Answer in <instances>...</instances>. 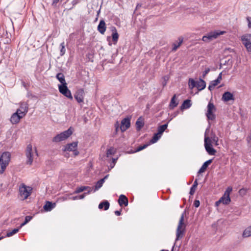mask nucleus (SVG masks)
<instances>
[{"mask_svg": "<svg viewBox=\"0 0 251 251\" xmlns=\"http://www.w3.org/2000/svg\"><path fill=\"white\" fill-rule=\"evenodd\" d=\"M11 155L9 152H4L0 157V173L2 174L10 160Z\"/></svg>", "mask_w": 251, "mask_h": 251, "instance_id": "1", "label": "nucleus"}, {"mask_svg": "<svg viewBox=\"0 0 251 251\" xmlns=\"http://www.w3.org/2000/svg\"><path fill=\"white\" fill-rule=\"evenodd\" d=\"M184 213H183L181 215L177 227L176 241L182 238L184 233L186 226L184 223Z\"/></svg>", "mask_w": 251, "mask_h": 251, "instance_id": "2", "label": "nucleus"}, {"mask_svg": "<svg viewBox=\"0 0 251 251\" xmlns=\"http://www.w3.org/2000/svg\"><path fill=\"white\" fill-rule=\"evenodd\" d=\"M73 133V130L71 127H70L67 130H65L60 134L56 135L52 139L53 142H60L66 140Z\"/></svg>", "mask_w": 251, "mask_h": 251, "instance_id": "3", "label": "nucleus"}, {"mask_svg": "<svg viewBox=\"0 0 251 251\" xmlns=\"http://www.w3.org/2000/svg\"><path fill=\"white\" fill-rule=\"evenodd\" d=\"M32 190V188L31 187L22 184L19 187L20 195L22 199H26L30 195Z\"/></svg>", "mask_w": 251, "mask_h": 251, "instance_id": "4", "label": "nucleus"}, {"mask_svg": "<svg viewBox=\"0 0 251 251\" xmlns=\"http://www.w3.org/2000/svg\"><path fill=\"white\" fill-rule=\"evenodd\" d=\"M232 191L231 187H228L224 193V195L222 197L219 201H217L215 203V205L218 206L220 203H223L224 204H228L230 201V198L229 195Z\"/></svg>", "mask_w": 251, "mask_h": 251, "instance_id": "5", "label": "nucleus"}, {"mask_svg": "<svg viewBox=\"0 0 251 251\" xmlns=\"http://www.w3.org/2000/svg\"><path fill=\"white\" fill-rule=\"evenodd\" d=\"M225 32V31H212L206 35L203 36L202 38V40L204 42H209L212 40L216 39L218 36L223 35Z\"/></svg>", "mask_w": 251, "mask_h": 251, "instance_id": "6", "label": "nucleus"}, {"mask_svg": "<svg viewBox=\"0 0 251 251\" xmlns=\"http://www.w3.org/2000/svg\"><path fill=\"white\" fill-rule=\"evenodd\" d=\"M27 111H16L10 118V121L12 124L18 123L21 119L23 118L26 114Z\"/></svg>", "mask_w": 251, "mask_h": 251, "instance_id": "7", "label": "nucleus"}, {"mask_svg": "<svg viewBox=\"0 0 251 251\" xmlns=\"http://www.w3.org/2000/svg\"><path fill=\"white\" fill-rule=\"evenodd\" d=\"M242 44L248 52H251V33H247L241 37Z\"/></svg>", "mask_w": 251, "mask_h": 251, "instance_id": "8", "label": "nucleus"}, {"mask_svg": "<svg viewBox=\"0 0 251 251\" xmlns=\"http://www.w3.org/2000/svg\"><path fill=\"white\" fill-rule=\"evenodd\" d=\"M204 147L209 154L212 155L215 154L216 151L212 147L211 140L209 137H206L205 134L204 137Z\"/></svg>", "mask_w": 251, "mask_h": 251, "instance_id": "9", "label": "nucleus"}, {"mask_svg": "<svg viewBox=\"0 0 251 251\" xmlns=\"http://www.w3.org/2000/svg\"><path fill=\"white\" fill-rule=\"evenodd\" d=\"M25 154L27 158L26 163L31 165L32 163L33 159V152L32 147L31 144L27 145L26 149Z\"/></svg>", "mask_w": 251, "mask_h": 251, "instance_id": "10", "label": "nucleus"}, {"mask_svg": "<svg viewBox=\"0 0 251 251\" xmlns=\"http://www.w3.org/2000/svg\"><path fill=\"white\" fill-rule=\"evenodd\" d=\"M77 142H75L72 143L68 144L65 147L64 151H73L74 154L76 156L78 154L79 152L76 150Z\"/></svg>", "mask_w": 251, "mask_h": 251, "instance_id": "11", "label": "nucleus"}, {"mask_svg": "<svg viewBox=\"0 0 251 251\" xmlns=\"http://www.w3.org/2000/svg\"><path fill=\"white\" fill-rule=\"evenodd\" d=\"M59 92L64 95L67 98L72 100L73 99V97L72 96L71 91L69 90L67 86V84L64 85H60L58 86Z\"/></svg>", "mask_w": 251, "mask_h": 251, "instance_id": "12", "label": "nucleus"}, {"mask_svg": "<svg viewBox=\"0 0 251 251\" xmlns=\"http://www.w3.org/2000/svg\"><path fill=\"white\" fill-rule=\"evenodd\" d=\"M130 126V120L128 117H126L122 120L120 126L122 132L126 131Z\"/></svg>", "mask_w": 251, "mask_h": 251, "instance_id": "13", "label": "nucleus"}, {"mask_svg": "<svg viewBox=\"0 0 251 251\" xmlns=\"http://www.w3.org/2000/svg\"><path fill=\"white\" fill-rule=\"evenodd\" d=\"M222 80V73H220L217 78L214 80L211 81L208 86V89L212 91L215 86L218 85Z\"/></svg>", "mask_w": 251, "mask_h": 251, "instance_id": "14", "label": "nucleus"}, {"mask_svg": "<svg viewBox=\"0 0 251 251\" xmlns=\"http://www.w3.org/2000/svg\"><path fill=\"white\" fill-rule=\"evenodd\" d=\"M222 100L224 102H228L230 100L233 101L234 99L232 94L229 92H226L223 94Z\"/></svg>", "mask_w": 251, "mask_h": 251, "instance_id": "15", "label": "nucleus"}, {"mask_svg": "<svg viewBox=\"0 0 251 251\" xmlns=\"http://www.w3.org/2000/svg\"><path fill=\"white\" fill-rule=\"evenodd\" d=\"M118 203L120 206H127L128 205V201L127 198L124 195H121L118 200Z\"/></svg>", "mask_w": 251, "mask_h": 251, "instance_id": "16", "label": "nucleus"}, {"mask_svg": "<svg viewBox=\"0 0 251 251\" xmlns=\"http://www.w3.org/2000/svg\"><path fill=\"white\" fill-rule=\"evenodd\" d=\"M106 25L104 20H101L100 21L99 24L98 26V30L102 34H103L106 30Z\"/></svg>", "mask_w": 251, "mask_h": 251, "instance_id": "17", "label": "nucleus"}, {"mask_svg": "<svg viewBox=\"0 0 251 251\" xmlns=\"http://www.w3.org/2000/svg\"><path fill=\"white\" fill-rule=\"evenodd\" d=\"M144 126V118L142 117H140L136 122V129L138 131H140L141 128Z\"/></svg>", "mask_w": 251, "mask_h": 251, "instance_id": "18", "label": "nucleus"}, {"mask_svg": "<svg viewBox=\"0 0 251 251\" xmlns=\"http://www.w3.org/2000/svg\"><path fill=\"white\" fill-rule=\"evenodd\" d=\"M85 190L88 191V192H87V193H90L92 190V189L91 187L89 186H80L79 187L75 189V193H79Z\"/></svg>", "mask_w": 251, "mask_h": 251, "instance_id": "19", "label": "nucleus"}, {"mask_svg": "<svg viewBox=\"0 0 251 251\" xmlns=\"http://www.w3.org/2000/svg\"><path fill=\"white\" fill-rule=\"evenodd\" d=\"M205 87L206 83L203 79L200 78L199 80L197 81L196 87L199 91L204 89Z\"/></svg>", "mask_w": 251, "mask_h": 251, "instance_id": "20", "label": "nucleus"}, {"mask_svg": "<svg viewBox=\"0 0 251 251\" xmlns=\"http://www.w3.org/2000/svg\"><path fill=\"white\" fill-rule=\"evenodd\" d=\"M55 203H52L49 201H47L44 206V209L46 211H50L55 207Z\"/></svg>", "mask_w": 251, "mask_h": 251, "instance_id": "21", "label": "nucleus"}, {"mask_svg": "<svg viewBox=\"0 0 251 251\" xmlns=\"http://www.w3.org/2000/svg\"><path fill=\"white\" fill-rule=\"evenodd\" d=\"M212 161V159H209L208 160H207L205 161L202 165L201 168L199 170L198 174H201L205 172L206 169H207V167L209 164L211 163Z\"/></svg>", "mask_w": 251, "mask_h": 251, "instance_id": "22", "label": "nucleus"}, {"mask_svg": "<svg viewBox=\"0 0 251 251\" xmlns=\"http://www.w3.org/2000/svg\"><path fill=\"white\" fill-rule=\"evenodd\" d=\"M167 111H166V112H163L162 114V115L165 114V115H168V117L167 119V120L168 121V123L170 122L174 118L176 117L178 115V111H174L173 112H172L171 113H167Z\"/></svg>", "mask_w": 251, "mask_h": 251, "instance_id": "23", "label": "nucleus"}, {"mask_svg": "<svg viewBox=\"0 0 251 251\" xmlns=\"http://www.w3.org/2000/svg\"><path fill=\"white\" fill-rule=\"evenodd\" d=\"M192 105L191 100H185L180 107V110H184L189 108Z\"/></svg>", "mask_w": 251, "mask_h": 251, "instance_id": "24", "label": "nucleus"}, {"mask_svg": "<svg viewBox=\"0 0 251 251\" xmlns=\"http://www.w3.org/2000/svg\"><path fill=\"white\" fill-rule=\"evenodd\" d=\"M251 236V226L247 227L243 231L242 233L243 238H246Z\"/></svg>", "mask_w": 251, "mask_h": 251, "instance_id": "25", "label": "nucleus"}, {"mask_svg": "<svg viewBox=\"0 0 251 251\" xmlns=\"http://www.w3.org/2000/svg\"><path fill=\"white\" fill-rule=\"evenodd\" d=\"M183 41V38L182 37H179L178 38V41L176 43H175L173 44V50L176 51L178 47L181 45Z\"/></svg>", "mask_w": 251, "mask_h": 251, "instance_id": "26", "label": "nucleus"}, {"mask_svg": "<svg viewBox=\"0 0 251 251\" xmlns=\"http://www.w3.org/2000/svg\"><path fill=\"white\" fill-rule=\"evenodd\" d=\"M112 40L115 43H116L118 40L119 38V35L117 33V29L115 27H112Z\"/></svg>", "mask_w": 251, "mask_h": 251, "instance_id": "27", "label": "nucleus"}, {"mask_svg": "<svg viewBox=\"0 0 251 251\" xmlns=\"http://www.w3.org/2000/svg\"><path fill=\"white\" fill-rule=\"evenodd\" d=\"M178 103V102L176 100V95H174V96L171 99L169 104L170 108L171 109H174L177 105Z\"/></svg>", "mask_w": 251, "mask_h": 251, "instance_id": "28", "label": "nucleus"}, {"mask_svg": "<svg viewBox=\"0 0 251 251\" xmlns=\"http://www.w3.org/2000/svg\"><path fill=\"white\" fill-rule=\"evenodd\" d=\"M104 207V209L105 210H107L108 209L109 207V203L107 201H104L102 202H101L99 205V208L100 209H102Z\"/></svg>", "mask_w": 251, "mask_h": 251, "instance_id": "29", "label": "nucleus"}, {"mask_svg": "<svg viewBox=\"0 0 251 251\" xmlns=\"http://www.w3.org/2000/svg\"><path fill=\"white\" fill-rule=\"evenodd\" d=\"M56 78L60 81V82L62 84L61 85H64V84H66V82L65 79L64 75L62 73H59L56 75Z\"/></svg>", "mask_w": 251, "mask_h": 251, "instance_id": "30", "label": "nucleus"}, {"mask_svg": "<svg viewBox=\"0 0 251 251\" xmlns=\"http://www.w3.org/2000/svg\"><path fill=\"white\" fill-rule=\"evenodd\" d=\"M168 123L167 122V124L158 126L157 132L158 133V134H160L162 136L163 133L165 131L168 127Z\"/></svg>", "mask_w": 251, "mask_h": 251, "instance_id": "31", "label": "nucleus"}, {"mask_svg": "<svg viewBox=\"0 0 251 251\" xmlns=\"http://www.w3.org/2000/svg\"><path fill=\"white\" fill-rule=\"evenodd\" d=\"M82 91H80L76 93L75 95V98L79 103L82 102L83 100V97L82 95Z\"/></svg>", "mask_w": 251, "mask_h": 251, "instance_id": "32", "label": "nucleus"}, {"mask_svg": "<svg viewBox=\"0 0 251 251\" xmlns=\"http://www.w3.org/2000/svg\"><path fill=\"white\" fill-rule=\"evenodd\" d=\"M103 183V179H100V180L98 181L95 185L94 192H96V191L98 190L100 188L102 187Z\"/></svg>", "mask_w": 251, "mask_h": 251, "instance_id": "33", "label": "nucleus"}, {"mask_svg": "<svg viewBox=\"0 0 251 251\" xmlns=\"http://www.w3.org/2000/svg\"><path fill=\"white\" fill-rule=\"evenodd\" d=\"M161 137V135L160 134H158V133H156L154 134L152 139L150 141V144H154L156 143Z\"/></svg>", "mask_w": 251, "mask_h": 251, "instance_id": "34", "label": "nucleus"}, {"mask_svg": "<svg viewBox=\"0 0 251 251\" xmlns=\"http://www.w3.org/2000/svg\"><path fill=\"white\" fill-rule=\"evenodd\" d=\"M198 184V180L196 179L195 180L193 185L191 187L190 191V194L191 195H193L195 193L196 189L197 187Z\"/></svg>", "mask_w": 251, "mask_h": 251, "instance_id": "35", "label": "nucleus"}, {"mask_svg": "<svg viewBox=\"0 0 251 251\" xmlns=\"http://www.w3.org/2000/svg\"><path fill=\"white\" fill-rule=\"evenodd\" d=\"M21 228H20V226H19L18 227H17L16 228H14L11 231L7 232L6 236L9 237L13 236L15 234L17 233Z\"/></svg>", "mask_w": 251, "mask_h": 251, "instance_id": "36", "label": "nucleus"}, {"mask_svg": "<svg viewBox=\"0 0 251 251\" xmlns=\"http://www.w3.org/2000/svg\"><path fill=\"white\" fill-rule=\"evenodd\" d=\"M206 117L208 120H213L215 118V115L213 113V111H207L206 113Z\"/></svg>", "mask_w": 251, "mask_h": 251, "instance_id": "37", "label": "nucleus"}, {"mask_svg": "<svg viewBox=\"0 0 251 251\" xmlns=\"http://www.w3.org/2000/svg\"><path fill=\"white\" fill-rule=\"evenodd\" d=\"M116 152V149L113 147H111L107 150L106 155L107 157H109L110 155L114 154Z\"/></svg>", "mask_w": 251, "mask_h": 251, "instance_id": "38", "label": "nucleus"}, {"mask_svg": "<svg viewBox=\"0 0 251 251\" xmlns=\"http://www.w3.org/2000/svg\"><path fill=\"white\" fill-rule=\"evenodd\" d=\"M189 86L191 89H193L194 87H196L197 81H195L192 78H190L189 80Z\"/></svg>", "mask_w": 251, "mask_h": 251, "instance_id": "39", "label": "nucleus"}, {"mask_svg": "<svg viewBox=\"0 0 251 251\" xmlns=\"http://www.w3.org/2000/svg\"><path fill=\"white\" fill-rule=\"evenodd\" d=\"M60 54L61 56H63L65 53V52H66L64 42H63L62 43H61V44L60 45Z\"/></svg>", "mask_w": 251, "mask_h": 251, "instance_id": "40", "label": "nucleus"}, {"mask_svg": "<svg viewBox=\"0 0 251 251\" xmlns=\"http://www.w3.org/2000/svg\"><path fill=\"white\" fill-rule=\"evenodd\" d=\"M32 218V217L29 216H26L25 217V222L21 224L20 226V228H22L23 226L26 225L27 223H28Z\"/></svg>", "mask_w": 251, "mask_h": 251, "instance_id": "41", "label": "nucleus"}, {"mask_svg": "<svg viewBox=\"0 0 251 251\" xmlns=\"http://www.w3.org/2000/svg\"><path fill=\"white\" fill-rule=\"evenodd\" d=\"M149 145H150L149 144H146L143 146H140L138 147L135 151L132 152V153L140 151L143 150V149H145V148H146Z\"/></svg>", "mask_w": 251, "mask_h": 251, "instance_id": "42", "label": "nucleus"}, {"mask_svg": "<svg viewBox=\"0 0 251 251\" xmlns=\"http://www.w3.org/2000/svg\"><path fill=\"white\" fill-rule=\"evenodd\" d=\"M28 107L27 104L25 102H23L21 103L20 107L19 108H17V110H27Z\"/></svg>", "mask_w": 251, "mask_h": 251, "instance_id": "43", "label": "nucleus"}, {"mask_svg": "<svg viewBox=\"0 0 251 251\" xmlns=\"http://www.w3.org/2000/svg\"><path fill=\"white\" fill-rule=\"evenodd\" d=\"M207 108V110H213L214 108V105L212 103L209 102Z\"/></svg>", "mask_w": 251, "mask_h": 251, "instance_id": "44", "label": "nucleus"}, {"mask_svg": "<svg viewBox=\"0 0 251 251\" xmlns=\"http://www.w3.org/2000/svg\"><path fill=\"white\" fill-rule=\"evenodd\" d=\"M247 21L248 23V26L249 28H251V18L248 17L247 18Z\"/></svg>", "mask_w": 251, "mask_h": 251, "instance_id": "45", "label": "nucleus"}, {"mask_svg": "<svg viewBox=\"0 0 251 251\" xmlns=\"http://www.w3.org/2000/svg\"><path fill=\"white\" fill-rule=\"evenodd\" d=\"M89 193H84L82 195H80L79 196H78V198H79V200H81V199H84L85 196L87 195V194H89Z\"/></svg>", "mask_w": 251, "mask_h": 251, "instance_id": "46", "label": "nucleus"}, {"mask_svg": "<svg viewBox=\"0 0 251 251\" xmlns=\"http://www.w3.org/2000/svg\"><path fill=\"white\" fill-rule=\"evenodd\" d=\"M200 201L198 200H195L194 202V205L196 207H198L200 206Z\"/></svg>", "mask_w": 251, "mask_h": 251, "instance_id": "47", "label": "nucleus"}, {"mask_svg": "<svg viewBox=\"0 0 251 251\" xmlns=\"http://www.w3.org/2000/svg\"><path fill=\"white\" fill-rule=\"evenodd\" d=\"M210 71L209 68H207L203 72V77H204Z\"/></svg>", "mask_w": 251, "mask_h": 251, "instance_id": "48", "label": "nucleus"}, {"mask_svg": "<svg viewBox=\"0 0 251 251\" xmlns=\"http://www.w3.org/2000/svg\"><path fill=\"white\" fill-rule=\"evenodd\" d=\"M78 2H79V0H73L72 2L73 6H75Z\"/></svg>", "mask_w": 251, "mask_h": 251, "instance_id": "49", "label": "nucleus"}, {"mask_svg": "<svg viewBox=\"0 0 251 251\" xmlns=\"http://www.w3.org/2000/svg\"><path fill=\"white\" fill-rule=\"evenodd\" d=\"M117 160V158H112L113 166H112V168H113Z\"/></svg>", "mask_w": 251, "mask_h": 251, "instance_id": "50", "label": "nucleus"}, {"mask_svg": "<svg viewBox=\"0 0 251 251\" xmlns=\"http://www.w3.org/2000/svg\"><path fill=\"white\" fill-rule=\"evenodd\" d=\"M71 199L72 200H74V201L76 200H79L78 196L73 197L71 198Z\"/></svg>", "mask_w": 251, "mask_h": 251, "instance_id": "51", "label": "nucleus"}, {"mask_svg": "<svg viewBox=\"0 0 251 251\" xmlns=\"http://www.w3.org/2000/svg\"><path fill=\"white\" fill-rule=\"evenodd\" d=\"M115 214L117 216H120L121 215V211L116 210L114 212Z\"/></svg>", "mask_w": 251, "mask_h": 251, "instance_id": "52", "label": "nucleus"}, {"mask_svg": "<svg viewBox=\"0 0 251 251\" xmlns=\"http://www.w3.org/2000/svg\"><path fill=\"white\" fill-rule=\"evenodd\" d=\"M108 175L105 176L102 179H103V182H104L105 180L108 178Z\"/></svg>", "mask_w": 251, "mask_h": 251, "instance_id": "53", "label": "nucleus"}, {"mask_svg": "<svg viewBox=\"0 0 251 251\" xmlns=\"http://www.w3.org/2000/svg\"><path fill=\"white\" fill-rule=\"evenodd\" d=\"M35 152L36 153V155H38V153L37 152L36 150H35Z\"/></svg>", "mask_w": 251, "mask_h": 251, "instance_id": "54", "label": "nucleus"}, {"mask_svg": "<svg viewBox=\"0 0 251 251\" xmlns=\"http://www.w3.org/2000/svg\"><path fill=\"white\" fill-rule=\"evenodd\" d=\"M3 238V236H0V240Z\"/></svg>", "mask_w": 251, "mask_h": 251, "instance_id": "55", "label": "nucleus"}, {"mask_svg": "<svg viewBox=\"0 0 251 251\" xmlns=\"http://www.w3.org/2000/svg\"><path fill=\"white\" fill-rule=\"evenodd\" d=\"M113 166V163L112 162L111 164H110V166L112 168V166Z\"/></svg>", "mask_w": 251, "mask_h": 251, "instance_id": "56", "label": "nucleus"}, {"mask_svg": "<svg viewBox=\"0 0 251 251\" xmlns=\"http://www.w3.org/2000/svg\"><path fill=\"white\" fill-rule=\"evenodd\" d=\"M242 191V190H240L239 191V193H241Z\"/></svg>", "mask_w": 251, "mask_h": 251, "instance_id": "57", "label": "nucleus"}, {"mask_svg": "<svg viewBox=\"0 0 251 251\" xmlns=\"http://www.w3.org/2000/svg\"><path fill=\"white\" fill-rule=\"evenodd\" d=\"M161 251H165L164 250H161Z\"/></svg>", "mask_w": 251, "mask_h": 251, "instance_id": "58", "label": "nucleus"}]
</instances>
